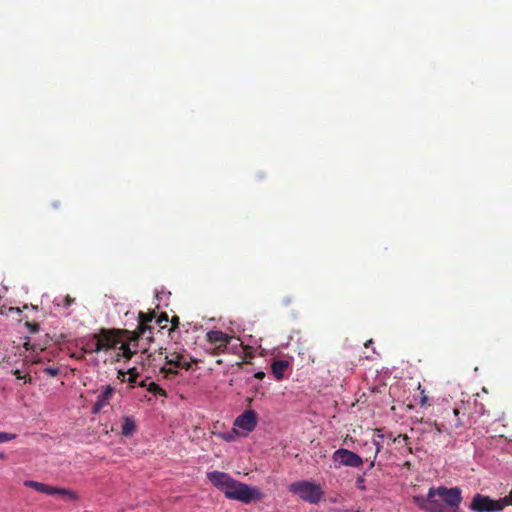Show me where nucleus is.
I'll return each instance as SVG.
<instances>
[{
  "label": "nucleus",
  "instance_id": "1",
  "mask_svg": "<svg viewBox=\"0 0 512 512\" xmlns=\"http://www.w3.org/2000/svg\"><path fill=\"white\" fill-rule=\"evenodd\" d=\"M462 490L459 487H431L427 495L414 496V503L425 512H462Z\"/></svg>",
  "mask_w": 512,
  "mask_h": 512
},
{
  "label": "nucleus",
  "instance_id": "2",
  "mask_svg": "<svg viewBox=\"0 0 512 512\" xmlns=\"http://www.w3.org/2000/svg\"><path fill=\"white\" fill-rule=\"evenodd\" d=\"M154 317V311L139 312L137 329L133 332L125 330L126 342L119 347L124 358L131 359L138 352L142 354L148 352V345L154 341L152 325Z\"/></svg>",
  "mask_w": 512,
  "mask_h": 512
},
{
  "label": "nucleus",
  "instance_id": "3",
  "mask_svg": "<svg viewBox=\"0 0 512 512\" xmlns=\"http://www.w3.org/2000/svg\"><path fill=\"white\" fill-rule=\"evenodd\" d=\"M165 361L166 365L160 368V372L164 378L172 379L178 374V369L190 370L192 363L196 362L193 357L184 349H179L176 345L165 348Z\"/></svg>",
  "mask_w": 512,
  "mask_h": 512
},
{
  "label": "nucleus",
  "instance_id": "4",
  "mask_svg": "<svg viewBox=\"0 0 512 512\" xmlns=\"http://www.w3.org/2000/svg\"><path fill=\"white\" fill-rule=\"evenodd\" d=\"M224 492L226 498L241 501L249 504L255 500H261L263 494L258 488L250 487L245 483H241L233 479Z\"/></svg>",
  "mask_w": 512,
  "mask_h": 512
},
{
  "label": "nucleus",
  "instance_id": "5",
  "mask_svg": "<svg viewBox=\"0 0 512 512\" xmlns=\"http://www.w3.org/2000/svg\"><path fill=\"white\" fill-rule=\"evenodd\" d=\"M288 490L297 494L303 501L312 504L320 502L324 494L319 484L308 480L293 482L289 485Z\"/></svg>",
  "mask_w": 512,
  "mask_h": 512
},
{
  "label": "nucleus",
  "instance_id": "6",
  "mask_svg": "<svg viewBox=\"0 0 512 512\" xmlns=\"http://www.w3.org/2000/svg\"><path fill=\"white\" fill-rule=\"evenodd\" d=\"M24 486L34 489L37 492L47 495H58L68 501H76L79 499L78 494L67 488L56 487L34 480H26Z\"/></svg>",
  "mask_w": 512,
  "mask_h": 512
},
{
  "label": "nucleus",
  "instance_id": "7",
  "mask_svg": "<svg viewBox=\"0 0 512 512\" xmlns=\"http://www.w3.org/2000/svg\"><path fill=\"white\" fill-rule=\"evenodd\" d=\"M125 330L101 328L97 334L102 351H109L126 342Z\"/></svg>",
  "mask_w": 512,
  "mask_h": 512
},
{
  "label": "nucleus",
  "instance_id": "8",
  "mask_svg": "<svg viewBox=\"0 0 512 512\" xmlns=\"http://www.w3.org/2000/svg\"><path fill=\"white\" fill-rule=\"evenodd\" d=\"M469 508L474 512H499L502 510L499 499L494 500L480 493L473 496Z\"/></svg>",
  "mask_w": 512,
  "mask_h": 512
},
{
  "label": "nucleus",
  "instance_id": "9",
  "mask_svg": "<svg viewBox=\"0 0 512 512\" xmlns=\"http://www.w3.org/2000/svg\"><path fill=\"white\" fill-rule=\"evenodd\" d=\"M332 460L336 463L335 468L340 466L358 468L363 465V459L358 454L345 448L337 449L332 454Z\"/></svg>",
  "mask_w": 512,
  "mask_h": 512
},
{
  "label": "nucleus",
  "instance_id": "10",
  "mask_svg": "<svg viewBox=\"0 0 512 512\" xmlns=\"http://www.w3.org/2000/svg\"><path fill=\"white\" fill-rule=\"evenodd\" d=\"M459 415L460 411L458 408L445 409L442 413L444 421L442 423L434 422L435 429L442 433L461 427L463 421Z\"/></svg>",
  "mask_w": 512,
  "mask_h": 512
},
{
  "label": "nucleus",
  "instance_id": "11",
  "mask_svg": "<svg viewBox=\"0 0 512 512\" xmlns=\"http://www.w3.org/2000/svg\"><path fill=\"white\" fill-rule=\"evenodd\" d=\"M234 425L247 432L253 431L257 425V413L251 409L246 410L235 419Z\"/></svg>",
  "mask_w": 512,
  "mask_h": 512
},
{
  "label": "nucleus",
  "instance_id": "12",
  "mask_svg": "<svg viewBox=\"0 0 512 512\" xmlns=\"http://www.w3.org/2000/svg\"><path fill=\"white\" fill-rule=\"evenodd\" d=\"M207 478L209 481L218 489H220L223 493L226 491V487L229 486L233 478L224 472L220 471H212L207 473Z\"/></svg>",
  "mask_w": 512,
  "mask_h": 512
},
{
  "label": "nucleus",
  "instance_id": "13",
  "mask_svg": "<svg viewBox=\"0 0 512 512\" xmlns=\"http://www.w3.org/2000/svg\"><path fill=\"white\" fill-rule=\"evenodd\" d=\"M114 395V388L111 385H106L103 387L101 393L97 396V400L93 405V413L100 412L105 406L110 403Z\"/></svg>",
  "mask_w": 512,
  "mask_h": 512
},
{
  "label": "nucleus",
  "instance_id": "14",
  "mask_svg": "<svg viewBox=\"0 0 512 512\" xmlns=\"http://www.w3.org/2000/svg\"><path fill=\"white\" fill-rule=\"evenodd\" d=\"M82 343V352L85 353H99L101 352V347L99 346V340L97 334H91L81 339Z\"/></svg>",
  "mask_w": 512,
  "mask_h": 512
},
{
  "label": "nucleus",
  "instance_id": "15",
  "mask_svg": "<svg viewBox=\"0 0 512 512\" xmlns=\"http://www.w3.org/2000/svg\"><path fill=\"white\" fill-rule=\"evenodd\" d=\"M207 340L212 344L227 346L232 337L220 330H211L206 334Z\"/></svg>",
  "mask_w": 512,
  "mask_h": 512
},
{
  "label": "nucleus",
  "instance_id": "16",
  "mask_svg": "<svg viewBox=\"0 0 512 512\" xmlns=\"http://www.w3.org/2000/svg\"><path fill=\"white\" fill-rule=\"evenodd\" d=\"M384 438H385L384 430L383 429H375V437L373 439V445L376 447V450H375L373 459L370 463V468L374 467V465H375V459H376L378 453L382 449Z\"/></svg>",
  "mask_w": 512,
  "mask_h": 512
},
{
  "label": "nucleus",
  "instance_id": "17",
  "mask_svg": "<svg viewBox=\"0 0 512 512\" xmlns=\"http://www.w3.org/2000/svg\"><path fill=\"white\" fill-rule=\"evenodd\" d=\"M289 363L286 360H278L272 363L271 370L277 380H281L285 371L288 369Z\"/></svg>",
  "mask_w": 512,
  "mask_h": 512
},
{
  "label": "nucleus",
  "instance_id": "18",
  "mask_svg": "<svg viewBox=\"0 0 512 512\" xmlns=\"http://www.w3.org/2000/svg\"><path fill=\"white\" fill-rule=\"evenodd\" d=\"M136 430V423L133 417L125 416L122 419L121 433L124 436H131Z\"/></svg>",
  "mask_w": 512,
  "mask_h": 512
},
{
  "label": "nucleus",
  "instance_id": "19",
  "mask_svg": "<svg viewBox=\"0 0 512 512\" xmlns=\"http://www.w3.org/2000/svg\"><path fill=\"white\" fill-rule=\"evenodd\" d=\"M153 322L158 326V332H160L162 329L167 328V324L169 322L167 313H161L158 318H156L155 316Z\"/></svg>",
  "mask_w": 512,
  "mask_h": 512
},
{
  "label": "nucleus",
  "instance_id": "20",
  "mask_svg": "<svg viewBox=\"0 0 512 512\" xmlns=\"http://www.w3.org/2000/svg\"><path fill=\"white\" fill-rule=\"evenodd\" d=\"M148 391L160 396H166V391L155 382L149 383Z\"/></svg>",
  "mask_w": 512,
  "mask_h": 512
},
{
  "label": "nucleus",
  "instance_id": "21",
  "mask_svg": "<svg viewBox=\"0 0 512 512\" xmlns=\"http://www.w3.org/2000/svg\"><path fill=\"white\" fill-rule=\"evenodd\" d=\"M15 438H16V434L0 432V443L9 442L11 440H14Z\"/></svg>",
  "mask_w": 512,
  "mask_h": 512
},
{
  "label": "nucleus",
  "instance_id": "22",
  "mask_svg": "<svg viewBox=\"0 0 512 512\" xmlns=\"http://www.w3.org/2000/svg\"><path fill=\"white\" fill-rule=\"evenodd\" d=\"M499 501H500V504L502 506V510L506 506L512 505V490L510 491V493L507 496H505L503 498H500Z\"/></svg>",
  "mask_w": 512,
  "mask_h": 512
},
{
  "label": "nucleus",
  "instance_id": "23",
  "mask_svg": "<svg viewBox=\"0 0 512 512\" xmlns=\"http://www.w3.org/2000/svg\"><path fill=\"white\" fill-rule=\"evenodd\" d=\"M75 303V299L70 297L69 295L65 296L63 299H62V303L60 302H57V305L60 306V305H63V307L65 308H68L70 307L72 304Z\"/></svg>",
  "mask_w": 512,
  "mask_h": 512
},
{
  "label": "nucleus",
  "instance_id": "24",
  "mask_svg": "<svg viewBox=\"0 0 512 512\" xmlns=\"http://www.w3.org/2000/svg\"><path fill=\"white\" fill-rule=\"evenodd\" d=\"M43 372L51 377H56L60 373V369L58 367H46Z\"/></svg>",
  "mask_w": 512,
  "mask_h": 512
},
{
  "label": "nucleus",
  "instance_id": "25",
  "mask_svg": "<svg viewBox=\"0 0 512 512\" xmlns=\"http://www.w3.org/2000/svg\"><path fill=\"white\" fill-rule=\"evenodd\" d=\"M169 321L171 322V327L168 329L169 332H172V331H175L176 329H178V327L180 325V320H179L178 316H174Z\"/></svg>",
  "mask_w": 512,
  "mask_h": 512
},
{
  "label": "nucleus",
  "instance_id": "26",
  "mask_svg": "<svg viewBox=\"0 0 512 512\" xmlns=\"http://www.w3.org/2000/svg\"><path fill=\"white\" fill-rule=\"evenodd\" d=\"M129 377L127 379L128 383L134 384L136 383V379L138 377V373L136 372L135 368H132L128 371Z\"/></svg>",
  "mask_w": 512,
  "mask_h": 512
},
{
  "label": "nucleus",
  "instance_id": "27",
  "mask_svg": "<svg viewBox=\"0 0 512 512\" xmlns=\"http://www.w3.org/2000/svg\"><path fill=\"white\" fill-rule=\"evenodd\" d=\"M389 439L392 441V442H400V440H403V441H408L409 437L405 434H399L397 437H392V434H389Z\"/></svg>",
  "mask_w": 512,
  "mask_h": 512
},
{
  "label": "nucleus",
  "instance_id": "28",
  "mask_svg": "<svg viewBox=\"0 0 512 512\" xmlns=\"http://www.w3.org/2000/svg\"><path fill=\"white\" fill-rule=\"evenodd\" d=\"M215 345L216 346H215L214 352H213L214 355L224 353L227 348V346H221L220 344H215Z\"/></svg>",
  "mask_w": 512,
  "mask_h": 512
},
{
  "label": "nucleus",
  "instance_id": "29",
  "mask_svg": "<svg viewBox=\"0 0 512 512\" xmlns=\"http://www.w3.org/2000/svg\"><path fill=\"white\" fill-rule=\"evenodd\" d=\"M427 402H428V396L425 394V391L422 390L420 392V401H419V403H420L421 406H424L425 404H427Z\"/></svg>",
  "mask_w": 512,
  "mask_h": 512
},
{
  "label": "nucleus",
  "instance_id": "30",
  "mask_svg": "<svg viewBox=\"0 0 512 512\" xmlns=\"http://www.w3.org/2000/svg\"><path fill=\"white\" fill-rule=\"evenodd\" d=\"M13 375L16 376L17 379H25V376L18 369L12 371Z\"/></svg>",
  "mask_w": 512,
  "mask_h": 512
},
{
  "label": "nucleus",
  "instance_id": "31",
  "mask_svg": "<svg viewBox=\"0 0 512 512\" xmlns=\"http://www.w3.org/2000/svg\"><path fill=\"white\" fill-rule=\"evenodd\" d=\"M256 379H263L265 377V373L263 371H258L254 374Z\"/></svg>",
  "mask_w": 512,
  "mask_h": 512
},
{
  "label": "nucleus",
  "instance_id": "32",
  "mask_svg": "<svg viewBox=\"0 0 512 512\" xmlns=\"http://www.w3.org/2000/svg\"><path fill=\"white\" fill-rule=\"evenodd\" d=\"M356 483H357L358 487L364 488V486L362 485L364 483L363 477H361V476L358 477Z\"/></svg>",
  "mask_w": 512,
  "mask_h": 512
},
{
  "label": "nucleus",
  "instance_id": "33",
  "mask_svg": "<svg viewBox=\"0 0 512 512\" xmlns=\"http://www.w3.org/2000/svg\"><path fill=\"white\" fill-rule=\"evenodd\" d=\"M151 358H153V360H155V357L153 355L149 354L147 356V360L150 361ZM149 364H151V362H149Z\"/></svg>",
  "mask_w": 512,
  "mask_h": 512
},
{
  "label": "nucleus",
  "instance_id": "34",
  "mask_svg": "<svg viewBox=\"0 0 512 512\" xmlns=\"http://www.w3.org/2000/svg\"><path fill=\"white\" fill-rule=\"evenodd\" d=\"M371 343H372V340H368L366 343H365V346H371Z\"/></svg>",
  "mask_w": 512,
  "mask_h": 512
},
{
  "label": "nucleus",
  "instance_id": "35",
  "mask_svg": "<svg viewBox=\"0 0 512 512\" xmlns=\"http://www.w3.org/2000/svg\"><path fill=\"white\" fill-rule=\"evenodd\" d=\"M371 343H372V340H368L366 343H365V346H371Z\"/></svg>",
  "mask_w": 512,
  "mask_h": 512
},
{
  "label": "nucleus",
  "instance_id": "36",
  "mask_svg": "<svg viewBox=\"0 0 512 512\" xmlns=\"http://www.w3.org/2000/svg\"><path fill=\"white\" fill-rule=\"evenodd\" d=\"M6 458V455L2 452H0V459H5Z\"/></svg>",
  "mask_w": 512,
  "mask_h": 512
},
{
  "label": "nucleus",
  "instance_id": "37",
  "mask_svg": "<svg viewBox=\"0 0 512 512\" xmlns=\"http://www.w3.org/2000/svg\"><path fill=\"white\" fill-rule=\"evenodd\" d=\"M152 325H153V331L156 329V327H158L154 322H152Z\"/></svg>",
  "mask_w": 512,
  "mask_h": 512
},
{
  "label": "nucleus",
  "instance_id": "38",
  "mask_svg": "<svg viewBox=\"0 0 512 512\" xmlns=\"http://www.w3.org/2000/svg\"><path fill=\"white\" fill-rule=\"evenodd\" d=\"M140 386L144 387L145 386V382H141Z\"/></svg>",
  "mask_w": 512,
  "mask_h": 512
},
{
  "label": "nucleus",
  "instance_id": "39",
  "mask_svg": "<svg viewBox=\"0 0 512 512\" xmlns=\"http://www.w3.org/2000/svg\"><path fill=\"white\" fill-rule=\"evenodd\" d=\"M158 355L161 357V356L163 355V352H162V351H160V352L158 353Z\"/></svg>",
  "mask_w": 512,
  "mask_h": 512
}]
</instances>
